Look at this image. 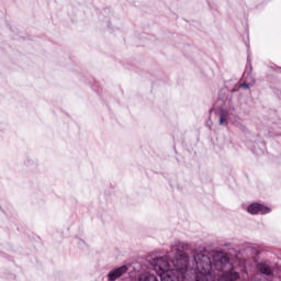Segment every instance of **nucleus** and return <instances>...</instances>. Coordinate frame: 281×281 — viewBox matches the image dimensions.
Masks as SVG:
<instances>
[{"mask_svg":"<svg viewBox=\"0 0 281 281\" xmlns=\"http://www.w3.org/2000/svg\"><path fill=\"white\" fill-rule=\"evenodd\" d=\"M257 269L260 273H263V276H271V267L265 262L258 263Z\"/></svg>","mask_w":281,"mask_h":281,"instance_id":"7ed1b4c3","label":"nucleus"},{"mask_svg":"<svg viewBox=\"0 0 281 281\" xmlns=\"http://www.w3.org/2000/svg\"><path fill=\"white\" fill-rule=\"evenodd\" d=\"M224 122H225V115H221V120H220V124H224Z\"/></svg>","mask_w":281,"mask_h":281,"instance_id":"39448f33","label":"nucleus"},{"mask_svg":"<svg viewBox=\"0 0 281 281\" xmlns=\"http://www.w3.org/2000/svg\"><path fill=\"white\" fill-rule=\"evenodd\" d=\"M240 87H241L243 89H249V83L244 82V83L240 85Z\"/></svg>","mask_w":281,"mask_h":281,"instance_id":"20e7f679","label":"nucleus"},{"mask_svg":"<svg viewBox=\"0 0 281 281\" xmlns=\"http://www.w3.org/2000/svg\"><path fill=\"white\" fill-rule=\"evenodd\" d=\"M269 212H271V209L259 203L250 204L248 206L249 214H269Z\"/></svg>","mask_w":281,"mask_h":281,"instance_id":"f257e3e1","label":"nucleus"},{"mask_svg":"<svg viewBox=\"0 0 281 281\" xmlns=\"http://www.w3.org/2000/svg\"><path fill=\"white\" fill-rule=\"evenodd\" d=\"M126 271H128V268L126 266H121L120 268L111 270L108 274V278L110 281H115L117 278H122Z\"/></svg>","mask_w":281,"mask_h":281,"instance_id":"f03ea898","label":"nucleus"}]
</instances>
